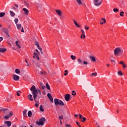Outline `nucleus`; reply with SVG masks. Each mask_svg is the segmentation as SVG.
I'll use <instances>...</instances> for the list:
<instances>
[{
	"instance_id": "nucleus-1",
	"label": "nucleus",
	"mask_w": 127,
	"mask_h": 127,
	"mask_svg": "<svg viewBox=\"0 0 127 127\" xmlns=\"http://www.w3.org/2000/svg\"><path fill=\"white\" fill-rule=\"evenodd\" d=\"M30 91L32 92L34 100L35 102V107L37 108L39 106V102L36 101V98H37L38 93L39 94V95H41V91H40V90H39V89H36V88H35V86L34 85H33L31 87Z\"/></svg>"
},
{
	"instance_id": "nucleus-2",
	"label": "nucleus",
	"mask_w": 127,
	"mask_h": 127,
	"mask_svg": "<svg viewBox=\"0 0 127 127\" xmlns=\"http://www.w3.org/2000/svg\"><path fill=\"white\" fill-rule=\"evenodd\" d=\"M54 102H55V105L56 106H64L65 104L64 103V102H63V101H62V100L58 99L57 98H56L54 99Z\"/></svg>"
},
{
	"instance_id": "nucleus-3",
	"label": "nucleus",
	"mask_w": 127,
	"mask_h": 127,
	"mask_svg": "<svg viewBox=\"0 0 127 127\" xmlns=\"http://www.w3.org/2000/svg\"><path fill=\"white\" fill-rule=\"evenodd\" d=\"M119 53L120 54H123L124 53V50L122 48L118 47L114 50L115 55H119Z\"/></svg>"
},
{
	"instance_id": "nucleus-4",
	"label": "nucleus",
	"mask_w": 127,
	"mask_h": 127,
	"mask_svg": "<svg viewBox=\"0 0 127 127\" xmlns=\"http://www.w3.org/2000/svg\"><path fill=\"white\" fill-rule=\"evenodd\" d=\"M4 114L5 115L4 118L5 119V120H8L9 118H11L12 116L13 115V113L10 112H4Z\"/></svg>"
},
{
	"instance_id": "nucleus-5",
	"label": "nucleus",
	"mask_w": 127,
	"mask_h": 127,
	"mask_svg": "<svg viewBox=\"0 0 127 127\" xmlns=\"http://www.w3.org/2000/svg\"><path fill=\"white\" fill-rule=\"evenodd\" d=\"M45 121H46V119L44 117H43L39 120V122L36 121V124L38 125V126H43L44 123H45Z\"/></svg>"
},
{
	"instance_id": "nucleus-6",
	"label": "nucleus",
	"mask_w": 127,
	"mask_h": 127,
	"mask_svg": "<svg viewBox=\"0 0 127 127\" xmlns=\"http://www.w3.org/2000/svg\"><path fill=\"white\" fill-rule=\"evenodd\" d=\"M70 97H71V95L69 94H67L64 95V100L66 102H69V101H70Z\"/></svg>"
},
{
	"instance_id": "nucleus-7",
	"label": "nucleus",
	"mask_w": 127,
	"mask_h": 127,
	"mask_svg": "<svg viewBox=\"0 0 127 127\" xmlns=\"http://www.w3.org/2000/svg\"><path fill=\"white\" fill-rule=\"evenodd\" d=\"M17 28L20 30L21 32H24V30H23V27H21V25L20 24H16Z\"/></svg>"
},
{
	"instance_id": "nucleus-8",
	"label": "nucleus",
	"mask_w": 127,
	"mask_h": 127,
	"mask_svg": "<svg viewBox=\"0 0 127 127\" xmlns=\"http://www.w3.org/2000/svg\"><path fill=\"white\" fill-rule=\"evenodd\" d=\"M6 111L11 112V110H10L9 109L0 107V112H6Z\"/></svg>"
},
{
	"instance_id": "nucleus-9",
	"label": "nucleus",
	"mask_w": 127,
	"mask_h": 127,
	"mask_svg": "<svg viewBox=\"0 0 127 127\" xmlns=\"http://www.w3.org/2000/svg\"><path fill=\"white\" fill-rule=\"evenodd\" d=\"M47 97L49 98L51 103H53V98L52 97V95H51L50 93H48Z\"/></svg>"
},
{
	"instance_id": "nucleus-10",
	"label": "nucleus",
	"mask_w": 127,
	"mask_h": 127,
	"mask_svg": "<svg viewBox=\"0 0 127 127\" xmlns=\"http://www.w3.org/2000/svg\"><path fill=\"white\" fill-rule=\"evenodd\" d=\"M13 79L14 81H18L19 80V76L16 74H14L13 75Z\"/></svg>"
},
{
	"instance_id": "nucleus-11",
	"label": "nucleus",
	"mask_w": 127,
	"mask_h": 127,
	"mask_svg": "<svg viewBox=\"0 0 127 127\" xmlns=\"http://www.w3.org/2000/svg\"><path fill=\"white\" fill-rule=\"evenodd\" d=\"M2 31L6 34V35H7V36L9 37V34H8V30H7V29L3 28L2 29Z\"/></svg>"
},
{
	"instance_id": "nucleus-12",
	"label": "nucleus",
	"mask_w": 127,
	"mask_h": 127,
	"mask_svg": "<svg viewBox=\"0 0 127 127\" xmlns=\"http://www.w3.org/2000/svg\"><path fill=\"white\" fill-rule=\"evenodd\" d=\"M23 11H24L25 14L26 15H27L28 13H29V11H28V9L26 8H23Z\"/></svg>"
},
{
	"instance_id": "nucleus-13",
	"label": "nucleus",
	"mask_w": 127,
	"mask_h": 127,
	"mask_svg": "<svg viewBox=\"0 0 127 127\" xmlns=\"http://www.w3.org/2000/svg\"><path fill=\"white\" fill-rule=\"evenodd\" d=\"M4 124H5V125H6L7 127H10V126H11V123L10 122V121H6L5 122Z\"/></svg>"
},
{
	"instance_id": "nucleus-14",
	"label": "nucleus",
	"mask_w": 127,
	"mask_h": 127,
	"mask_svg": "<svg viewBox=\"0 0 127 127\" xmlns=\"http://www.w3.org/2000/svg\"><path fill=\"white\" fill-rule=\"evenodd\" d=\"M56 12L60 16H61V14H62V12L60 9L56 10Z\"/></svg>"
},
{
	"instance_id": "nucleus-15",
	"label": "nucleus",
	"mask_w": 127,
	"mask_h": 127,
	"mask_svg": "<svg viewBox=\"0 0 127 127\" xmlns=\"http://www.w3.org/2000/svg\"><path fill=\"white\" fill-rule=\"evenodd\" d=\"M89 58L91 61H93V62H96V58H95V57L90 56Z\"/></svg>"
},
{
	"instance_id": "nucleus-16",
	"label": "nucleus",
	"mask_w": 127,
	"mask_h": 127,
	"mask_svg": "<svg viewBox=\"0 0 127 127\" xmlns=\"http://www.w3.org/2000/svg\"><path fill=\"white\" fill-rule=\"evenodd\" d=\"M28 99H29V100L30 101H33V99H32V95L31 94H29L28 96Z\"/></svg>"
},
{
	"instance_id": "nucleus-17",
	"label": "nucleus",
	"mask_w": 127,
	"mask_h": 127,
	"mask_svg": "<svg viewBox=\"0 0 127 127\" xmlns=\"http://www.w3.org/2000/svg\"><path fill=\"white\" fill-rule=\"evenodd\" d=\"M5 51H6V49L0 48V52L1 53H3V52H5Z\"/></svg>"
},
{
	"instance_id": "nucleus-18",
	"label": "nucleus",
	"mask_w": 127,
	"mask_h": 127,
	"mask_svg": "<svg viewBox=\"0 0 127 127\" xmlns=\"http://www.w3.org/2000/svg\"><path fill=\"white\" fill-rule=\"evenodd\" d=\"M34 56L37 58V60H39V56H38V54L36 53H34Z\"/></svg>"
},
{
	"instance_id": "nucleus-19",
	"label": "nucleus",
	"mask_w": 127,
	"mask_h": 127,
	"mask_svg": "<svg viewBox=\"0 0 127 127\" xmlns=\"http://www.w3.org/2000/svg\"><path fill=\"white\" fill-rule=\"evenodd\" d=\"M73 22L75 24V25H76L77 26V27H80V25L78 24V23H77V22L76 21V20L75 19L73 20Z\"/></svg>"
},
{
	"instance_id": "nucleus-20",
	"label": "nucleus",
	"mask_w": 127,
	"mask_h": 127,
	"mask_svg": "<svg viewBox=\"0 0 127 127\" xmlns=\"http://www.w3.org/2000/svg\"><path fill=\"white\" fill-rule=\"evenodd\" d=\"M94 4L96 6H99V5H101V2H98V1H95Z\"/></svg>"
},
{
	"instance_id": "nucleus-21",
	"label": "nucleus",
	"mask_w": 127,
	"mask_h": 127,
	"mask_svg": "<svg viewBox=\"0 0 127 127\" xmlns=\"http://www.w3.org/2000/svg\"><path fill=\"white\" fill-rule=\"evenodd\" d=\"M46 88H47L48 90H50V86L49 85V84H48V83H46Z\"/></svg>"
},
{
	"instance_id": "nucleus-22",
	"label": "nucleus",
	"mask_w": 127,
	"mask_h": 127,
	"mask_svg": "<svg viewBox=\"0 0 127 127\" xmlns=\"http://www.w3.org/2000/svg\"><path fill=\"white\" fill-rule=\"evenodd\" d=\"M24 4L26 6H29V3H28V2L27 1H24Z\"/></svg>"
},
{
	"instance_id": "nucleus-23",
	"label": "nucleus",
	"mask_w": 127,
	"mask_h": 127,
	"mask_svg": "<svg viewBox=\"0 0 127 127\" xmlns=\"http://www.w3.org/2000/svg\"><path fill=\"white\" fill-rule=\"evenodd\" d=\"M77 62H78V64H79V65H81V64H82V63H83V62H82V60L80 59H77Z\"/></svg>"
},
{
	"instance_id": "nucleus-24",
	"label": "nucleus",
	"mask_w": 127,
	"mask_h": 127,
	"mask_svg": "<svg viewBox=\"0 0 127 127\" xmlns=\"http://www.w3.org/2000/svg\"><path fill=\"white\" fill-rule=\"evenodd\" d=\"M10 14L12 17H13L14 15H15V13H14L12 11H10Z\"/></svg>"
},
{
	"instance_id": "nucleus-25",
	"label": "nucleus",
	"mask_w": 127,
	"mask_h": 127,
	"mask_svg": "<svg viewBox=\"0 0 127 127\" xmlns=\"http://www.w3.org/2000/svg\"><path fill=\"white\" fill-rule=\"evenodd\" d=\"M15 72L16 74H19L20 73V70H19V69H17L16 68L15 70Z\"/></svg>"
},
{
	"instance_id": "nucleus-26",
	"label": "nucleus",
	"mask_w": 127,
	"mask_h": 127,
	"mask_svg": "<svg viewBox=\"0 0 127 127\" xmlns=\"http://www.w3.org/2000/svg\"><path fill=\"white\" fill-rule=\"evenodd\" d=\"M32 116V112H28V116L29 118H31V116Z\"/></svg>"
},
{
	"instance_id": "nucleus-27",
	"label": "nucleus",
	"mask_w": 127,
	"mask_h": 127,
	"mask_svg": "<svg viewBox=\"0 0 127 127\" xmlns=\"http://www.w3.org/2000/svg\"><path fill=\"white\" fill-rule=\"evenodd\" d=\"M4 15H5V13L0 12V17H3V16H4Z\"/></svg>"
},
{
	"instance_id": "nucleus-28",
	"label": "nucleus",
	"mask_w": 127,
	"mask_h": 127,
	"mask_svg": "<svg viewBox=\"0 0 127 127\" xmlns=\"http://www.w3.org/2000/svg\"><path fill=\"white\" fill-rule=\"evenodd\" d=\"M70 58L72 59V60H76V56H73V55H71Z\"/></svg>"
},
{
	"instance_id": "nucleus-29",
	"label": "nucleus",
	"mask_w": 127,
	"mask_h": 127,
	"mask_svg": "<svg viewBox=\"0 0 127 127\" xmlns=\"http://www.w3.org/2000/svg\"><path fill=\"white\" fill-rule=\"evenodd\" d=\"M102 20H103L104 22H100V24H104V23H106V19L102 18Z\"/></svg>"
},
{
	"instance_id": "nucleus-30",
	"label": "nucleus",
	"mask_w": 127,
	"mask_h": 127,
	"mask_svg": "<svg viewBox=\"0 0 127 127\" xmlns=\"http://www.w3.org/2000/svg\"><path fill=\"white\" fill-rule=\"evenodd\" d=\"M76 92H75V91H74V90H72V91H71V95H72V96H76Z\"/></svg>"
},
{
	"instance_id": "nucleus-31",
	"label": "nucleus",
	"mask_w": 127,
	"mask_h": 127,
	"mask_svg": "<svg viewBox=\"0 0 127 127\" xmlns=\"http://www.w3.org/2000/svg\"><path fill=\"white\" fill-rule=\"evenodd\" d=\"M40 74H41V75H45L46 72H45L44 71H41L40 72Z\"/></svg>"
},
{
	"instance_id": "nucleus-32",
	"label": "nucleus",
	"mask_w": 127,
	"mask_h": 127,
	"mask_svg": "<svg viewBox=\"0 0 127 127\" xmlns=\"http://www.w3.org/2000/svg\"><path fill=\"white\" fill-rule=\"evenodd\" d=\"M113 11L114 12H119V10H118V8H114L113 9Z\"/></svg>"
},
{
	"instance_id": "nucleus-33",
	"label": "nucleus",
	"mask_w": 127,
	"mask_h": 127,
	"mask_svg": "<svg viewBox=\"0 0 127 127\" xmlns=\"http://www.w3.org/2000/svg\"><path fill=\"white\" fill-rule=\"evenodd\" d=\"M76 1L77 3H78L79 5L82 4V1H81V0H76Z\"/></svg>"
},
{
	"instance_id": "nucleus-34",
	"label": "nucleus",
	"mask_w": 127,
	"mask_h": 127,
	"mask_svg": "<svg viewBox=\"0 0 127 127\" xmlns=\"http://www.w3.org/2000/svg\"><path fill=\"white\" fill-rule=\"evenodd\" d=\"M35 45H36V46H37V47H39V43H38V42L36 41L35 42Z\"/></svg>"
},
{
	"instance_id": "nucleus-35",
	"label": "nucleus",
	"mask_w": 127,
	"mask_h": 127,
	"mask_svg": "<svg viewBox=\"0 0 127 127\" xmlns=\"http://www.w3.org/2000/svg\"><path fill=\"white\" fill-rule=\"evenodd\" d=\"M15 44L17 46V47H18L19 48H20V46H19V45H18V41H16L15 42Z\"/></svg>"
},
{
	"instance_id": "nucleus-36",
	"label": "nucleus",
	"mask_w": 127,
	"mask_h": 127,
	"mask_svg": "<svg viewBox=\"0 0 127 127\" xmlns=\"http://www.w3.org/2000/svg\"><path fill=\"white\" fill-rule=\"evenodd\" d=\"M40 110L41 112H44V109L42 108V105H40Z\"/></svg>"
},
{
	"instance_id": "nucleus-37",
	"label": "nucleus",
	"mask_w": 127,
	"mask_h": 127,
	"mask_svg": "<svg viewBox=\"0 0 127 127\" xmlns=\"http://www.w3.org/2000/svg\"><path fill=\"white\" fill-rule=\"evenodd\" d=\"M67 75H68V70H65L64 71V76H67Z\"/></svg>"
},
{
	"instance_id": "nucleus-38",
	"label": "nucleus",
	"mask_w": 127,
	"mask_h": 127,
	"mask_svg": "<svg viewBox=\"0 0 127 127\" xmlns=\"http://www.w3.org/2000/svg\"><path fill=\"white\" fill-rule=\"evenodd\" d=\"M97 72L92 73L91 74V77H93V76H97Z\"/></svg>"
},
{
	"instance_id": "nucleus-39",
	"label": "nucleus",
	"mask_w": 127,
	"mask_h": 127,
	"mask_svg": "<svg viewBox=\"0 0 127 127\" xmlns=\"http://www.w3.org/2000/svg\"><path fill=\"white\" fill-rule=\"evenodd\" d=\"M14 22L16 24H17V22H18V19H17V18L15 19Z\"/></svg>"
},
{
	"instance_id": "nucleus-40",
	"label": "nucleus",
	"mask_w": 127,
	"mask_h": 127,
	"mask_svg": "<svg viewBox=\"0 0 127 127\" xmlns=\"http://www.w3.org/2000/svg\"><path fill=\"white\" fill-rule=\"evenodd\" d=\"M118 75H120V76H123V72L121 71H118Z\"/></svg>"
},
{
	"instance_id": "nucleus-41",
	"label": "nucleus",
	"mask_w": 127,
	"mask_h": 127,
	"mask_svg": "<svg viewBox=\"0 0 127 127\" xmlns=\"http://www.w3.org/2000/svg\"><path fill=\"white\" fill-rule=\"evenodd\" d=\"M59 119L60 121H61V120H63V116L62 115V116H59Z\"/></svg>"
},
{
	"instance_id": "nucleus-42",
	"label": "nucleus",
	"mask_w": 127,
	"mask_h": 127,
	"mask_svg": "<svg viewBox=\"0 0 127 127\" xmlns=\"http://www.w3.org/2000/svg\"><path fill=\"white\" fill-rule=\"evenodd\" d=\"M124 13H125V12H124V11H121L120 12V16H124Z\"/></svg>"
},
{
	"instance_id": "nucleus-43",
	"label": "nucleus",
	"mask_w": 127,
	"mask_h": 127,
	"mask_svg": "<svg viewBox=\"0 0 127 127\" xmlns=\"http://www.w3.org/2000/svg\"><path fill=\"white\" fill-rule=\"evenodd\" d=\"M82 121H81V122H82L83 123H84V122H85V121H86V118H85V117H83L82 118Z\"/></svg>"
},
{
	"instance_id": "nucleus-44",
	"label": "nucleus",
	"mask_w": 127,
	"mask_h": 127,
	"mask_svg": "<svg viewBox=\"0 0 127 127\" xmlns=\"http://www.w3.org/2000/svg\"><path fill=\"white\" fill-rule=\"evenodd\" d=\"M23 116L26 117V116H27L26 112H23Z\"/></svg>"
},
{
	"instance_id": "nucleus-45",
	"label": "nucleus",
	"mask_w": 127,
	"mask_h": 127,
	"mask_svg": "<svg viewBox=\"0 0 127 127\" xmlns=\"http://www.w3.org/2000/svg\"><path fill=\"white\" fill-rule=\"evenodd\" d=\"M79 116L80 120H82V119H83V116L81 114H79Z\"/></svg>"
},
{
	"instance_id": "nucleus-46",
	"label": "nucleus",
	"mask_w": 127,
	"mask_h": 127,
	"mask_svg": "<svg viewBox=\"0 0 127 127\" xmlns=\"http://www.w3.org/2000/svg\"><path fill=\"white\" fill-rule=\"evenodd\" d=\"M19 93H20V91H18L17 92V93H16L17 96H20V94H19Z\"/></svg>"
},
{
	"instance_id": "nucleus-47",
	"label": "nucleus",
	"mask_w": 127,
	"mask_h": 127,
	"mask_svg": "<svg viewBox=\"0 0 127 127\" xmlns=\"http://www.w3.org/2000/svg\"><path fill=\"white\" fill-rule=\"evenodd\" d=\"M119 64H121V65H124L125 64V63H124V62H123V61H121L119 63Z\"/></svg>"
},
{
	"instance_id": "nucleus-48",
	"label": "nucleus",
	"mask_w": 127,
	"mask_h": 127,
	"mask_svg": "<svg viewBox=\"0 0 127 127\" xmlns=\"http://www.w3.org/2000/svg\"><path fill=\"white\" fill-rule=\"evenodd\" d=\"M122 66H123L124 69H125V68H127V65H126V64H123Z\"/></svg>"
},
{
	"instance_id": "nucleus-49",
	"label": "nucleus",
	"mask_w": 127,
	"mask_h": 127,
	"mask_svg": "<svg viewBox=\"0 0 127 127\" xmlns=\"http://www.w3.org/2000/svg\"><path fill=\"white\" fill-rule=\"evenodd\" d=\"M66 127H72L70 124L65 125Z\"/></svg>"
},
{
	"instance_id": "nucleus-50",
	"label": "nucleus",
	"mask_w": 127,
	"mask_h": 127,
	"mask_svg": "<svg viewBox=\"0 0 127 127\" xmlns=\"http://www.w3.org/2000/svg\"><path fill=\"white\" fill-rule=\"evenodd\" d=\"M83 64H84V65H87V64H88V62H86V61H84V62H83Z\"/></svg>"
},
{
	"instance_id": "nucleus-51",
	"label": "nucleus",
	"mask_w": 127,
	"mask_h": 127,
	"mask_svg": "<svg viewBox=\"0 0 127 127\" xmlns=\"http://www.w3.org/2000/svg\"><path fill=\"white\" fill-rule=\"evenodd\" d=\"M45 88H46V87H45L44 85L42 86V89L43 90H45Z\"/></svg>"
},
{
	"instance_id": "nucleus-52",
	"label": "nucleus",
	"mask_w": 127,
	"mask_h": 127,
	"mask_svg": "<svg viewBox=\"0 0 127 127\" xmlns=\"http://www.w3.org/2000/svg\"><path fill=\"white\" fill-rule=\"evenodd\" d=\"M81 32H82V35L85 34V31H84L83 30V29H81Z\"/></svg>"
},
{
	"instance_id": "nucleus-53",
	"label": "nucleus",
	"mask_w": 127,
	"mask_h": 127,
	"mask_svg": "<svg viewBox=\"0 0 127 127\" xmlns=\"http://www.w3.org/2000/svg\"><path fill=\"white\" fill-rule=\"evenodd\" d=\"M84 28H85V29H86V30H88V29H89V27H86V26H84Z\"/></svg>"
},
{
	"instance_id": "nucleus-54",
	"label": "nucleus",
	"mask_w": 127,
	"mask_h": 127,
	"mask_svg": "<svg viewBox=\"0 0 127 127\" xmlns=\"http://www.w3.org/2000/svg\"><path fill=\"white\" fill-rule=\"evenodd\" d=\"M40 86H43L44 84H43V83L42 82H40Z\"/></svg>"
},
{
	"instance_id": "nucleus-55",
	"label": "nucleus",
	"mask_w": 127,
	"mask_h": 127,
	"mask_svg": "<svg viewBox=\"0 0 127 127\" xmlns=\"http://www.w3.org/2000/svg\"><path fill=\"white\" fill-rule=\"evenodd\" d=\"M111 62H114L115 63H116V61L115 60H111Z\"/></svg>"
},
{
	"instance_id": "nucleus-56",
	"label": "nucleus",
	"mask_w": 127,
	"mask_h": 127,
	"mask_svg": "<svg viewBox=\"0 0 127 127\" xmlns=\"http://www.w3.org/2000/svg\"><path fill=\"white\" fill-rule=\"evenodd\" d=\"M14 6L17 8H18V5H17V4H15L14 5Z\"/></svg>"
},
{
	"instance_id": "nucleus-57",
	"label": "nucleus",
	"mask_w": 127,
	"mask_h": 127,
	"mask_svg": "<svg viewBox=\"0 0 127 127\" xmlns=\"http://www.w3.org/2000/svg\"><path fill=\"white\" fill-rule=\"evenodd\" d=\"M2 39H3L2 37H0V42L2 41Z\"/></svg>"
},
{
	"instance_id": "nucleus-58",
	"label": "nucleus",
	"mask_w": 127,
	"mask_h": 127,
	"mask_svg": "<svg viewBox=\"0 0 127 127\" xmlns=\"http://www.w3.org/2000/svg\"><path fill=\"white\" fill-rule=\"evenodd\" d=\"M77 117H78V115L75 114V115H74V117H75V118H77Z\"/></svg>"
},
{
	"instance_id": "nucleus-59",
	"label": "nucleus",
	"mask_w": 127,
	"mask_h": 127,
	"mask_svg": "<svg viewBox=\"0 0 127 127\" xmlns=\"http://www.w3.org/2000/svg\"><path fill=\"white\" fill-rule=\"evenodd\" d=\"M80 38H81V39H83V35H82V34L80 36Z\"/></svg>"
},
{
	"instance_id": "nucleus-60",
	"label": "nucleus",
	"mask_w": 127,
	"mask_h": 127,
	"mask_svg": "<svg viewBox=\"0 0 127 127\" xmlns=\"http://www.w3.org/2000/svg\"><path fill=\"white\" fill-rule=\"evenodd\" d=\"M83 36V38H85L86 37V35H85V34H84V35H82Z\"/></svg>"
},
{
	"instance_id": "nucleus-61",
	"label": "nucleus",
	"mask_w": 127,
	"mask_h": 127,
	"mask_svg": "<svg viewBox=\"0 0 127 127\" xmlns=\"http://www.w3.org/2000/svg\"><path fill=\"white\" fill-rule=\"evenodd\" d=\"M76 124L78 126H79V122H78V121L76 122Z\"/></svg>"
},
{
	"instance_id": "nucleus-62",
	"label": "nucleus",
	"mask_w": 127,
	"mask_h": 127,
	"mask_svg": "<svg viewBox=\"0 0 127 127\" xmlns=\"http://www.w3.org/2000/svg\"><path fill=\"white\" fill-rule=\"evenodd\" d=\"M96 126H97L98 127H99V124H98V123H96Z\"/></svg>"
},
{
	"instance_id": "nucleus-63",
	"label": "nucleus",
	"mask_w": 127,
	"mask_h": 127,
	"mask_svg": "<svg viewBox=\"0 0 127 127\" xmlns=\"http://www.w3.org/2000/svg\"><path fill=\"white\" fill-rule=\"evenodd\" d=\"M36 52H37V53H38V50L36 49Z\"/></svg>"
},
{
	"instance_id": "nucleus-64",
	"label": "nucleus",
	"mask_w": 127,
	"mask_h": 127,
	"mask_svg": "<svg viewBox=\"0 0 127 127\" xmlns=\"http://www.w3.org/2000/svg\"><path fill=\"white\" fill-rule=\"evenodd\" d=\"M24 112H27V110L25 109L24 111Z\"/></svg>"
}]
</instances>
